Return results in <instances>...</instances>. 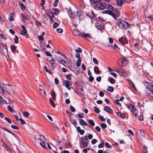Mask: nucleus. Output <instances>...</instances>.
<instances>
[{"label": "nucleus", "mask_w": 153, "mask_h": 153, "mask_svg": "<svg viewBox=\"0 0 153 153\" xmlns=\"http://www.w3.org/2000/svg\"><path fill=\"white\" fill-rule=\"evenodd\" d=\"M53 13L51 12V10L48 13V16L50 18L51 21L53 22L55 20V18L53 15Z\"/></svg>", "instance_id": "nucleus-8"}, {"label": "nucleus", "mask_w": 153, "mask_h": 153, "mask_svg": "<svg viewBox=\"0 0 153 153\" xmlns=\"http://www.w3.org/2000/svg\"><path fill=\"white\" fill-rule=\"evenodd\" d=\"M114 90V88L110 86H109L108 87L107 89V90L108 91L111 92H112Z\"/></svg>", "instance_id": "nucleus-31"}, {"label": "nucleus", "mask_w": 153, "mask_h": 153, "mask_svg": "<svg viewBox=\"0 0 153 153\" xmlns=\"http://www.w3.org/2000/svg\"><path fill=\"white\" fill-rule=\"evenodd\" d=\"M51 94L52 97L54 100H55L56 99V97L55 92H52Z\"/></svg>", "instance_id": "nucleus-37"}, {"label": "nucleus", "mask_w": 153, "mask_h": 153, "mask_svg": "<svg viewBox=\"0 0 153 153\" xmlns=\"http://www.w3.org/2000/svg\"><path fill=\"white\" fill-rule=\"evenodd\" d=\"M70 108L71 111L72 112H75V109L74 107L72 106L71 105L70 107Z\"/></svg>", "instance_id": "nucleus-48"}, {"label": "nucleus", "mask_w": 153, "mask_h": 153, "mask_svg": "<svg viewBox=\"0 0 153 153\" xmlns=\"http://www.w3.org/2000/svg\"><path fill=\"white\" fill-rule=\"evenodd\" d=\"M94 6L96 9L100 10H103L106 7V4L104 2H98Z\"/></svg>", "instance_id": "nucleus-4"}, {"label": "nucleus", "mask_w": 153, "mask_h": 153, "mask_svg": "<svg viewBox=\"0 0 153 153\" xmlns=\"http://www.w3.org/2000/svg\"><path fill=\"white\" fill-rule=\"evenodd\" d=\"M4 119L10 123L11 124V120L7 117H5Z\"/></svg>", "instance_id": "nucleus-57"}, {"label": "nucleus", "mask_w": 153, "mask_h": 153, "mask_svg": "<svg viewBox=\"0 0 153 153\" xmlns=\"http://www.w3.org/2000/svg\"><path fill=\"white\" fill-rule=\"evenodd\" d=\"M44 69L45 70L46 72L50 74H51V73L50 72V71L48 70L46 66H44Z\"/></svg>", "instance_id": "nucleus-50"}, {"label": "nucleus", "mask_w": 153, "mask_h": 153, "mask_svg": "<svg viewBox=\"0 0 153 153\" xmlns=\"http://www.w3.org/2000/svg\"><path fill=\"white\" fill-rule=\"evenodd\" d=\"M93 61L94 63V64H96V65L98 64V62L96 58H93Z\"/></svg>", "instance_id": "nucleus-43"}, {"label": "nucleus", "mask_w": 153, "mask_h": 153, "mask_svg": "<svg viewBox=\"0 0 153 153\" xmlns=\"http://www.w3.org/2000/svg\"><path fill=\"white\" fill-rule=\"evenodd\" d=\"M7 109L9 111L11 112H13L14 111V109L10 105L7 106Z\"/></svg>", "instance_id": "nucleus-33"}, {"label": "nucleus", "mask_w": 153, "mask_h": 153, "mask_svg": "<svg viewBox=\"0 0 153 153\" xmlns=\"http://www.w3.org/2000/svg\"><path fill=\"white\" fill-rule=\"evenodd\" d=\"M113 102L115 104L117 105L118 106H121V104L119 102L118 100H113Z\"/></svg>", "instance_id": "nucleus-25"}, {"label": "nucleus", "mask_w": 153, "mask_h": 153, "mask_svg": "<svg viewBox=\"0 0 153 153\" xmlns=\"http://www.w3.org/2000/svg\"><path fill=\"white\" fill-rule=\"evenodd\" d=\"M2 145L6 149L8 152L9 151L11 152V149L8 146L7 144H2Z\"/></svg>", "instance_id": "nucleus-19"}, {"label": "nucleus", "mask_w": 153, "mask_h": 153, "mask_svg": "<svg viewBox=\"0 0 153 153\" xmlns=\"http://www.w3.org/2000/svg\"><path fill=\"white\" fill-rule=\"evenodd\" d=\"M90 149V148H88L87 149H83L82 151L85 153H86L88 152V150H89Z\"/></svg>", "instance_id": "nucleus-61"}, {"label": "nucleus", "mask_w": 153, "mask_h": 153, "mask_svg": "<svg viewBox=\"0 0 153 153\" xmlns=\"http://www.w3.org/2000/svg\"><path fill=\"white\" fill-rule=\"evenodd\" d=\"M59 25V24L56 22H55L53 25V27L54 28L57 27Z\"/></svg>", "instance_id": "nucleus-54"}, {"label": "nucleus", "mask_w": 153, "mask_h": 153, "mask_svg": "<svg viewBox=\"0 0 153 153\" xmlns=\"http://www.w3.org/2000/svg\"><path fill=\"white\" fill-rule=\"evenodd\" d=\"M117 72L119 73L120 74V75L122 76H124V72L123 70L122 69H120L119 70H117Z\"/></svg>", "instance_id": "nucleus-23"}, {"label": "nucleus", "mask_w": 153, "mask_h": 153, "mask_svg": "<svg viewBox=\"0 0 153 153\" xmlns=\"http://www.w3.org/2000/svg\"><path fill=\"white\" fill-rule=\"evenodd\" d=\"M20 121L21 122V123L22 125H24L25 123V121L23 120L22 118H19Z\"/></svg>", "instance_id": "nucleus-52"}, {"label": "nucleus", "mask_w": 153, "mask_h": 153, "mask_svg": "<svg viewBox=\"0 0 153 153\" xmlns=\"http://www.w3.org/2000/svg\"><path fill=\"white\" fill-rule=\"evenodd\" d=\"M75 56L78 59H81L80 57V55L79 53H76L75 55Z\"/></svg>", "instance_id": "nucleus-45"}, {"label": "nucleus", "mask_w": 153, "mask_h": 153, "mask_svg": "<svg viewBox=\"0 0 153 153\" xmlns=\"http://www.w3.org/2000/svg\"><path fill=\"white\" fill-rule=\"evenodd\" d=\"M81 35L85 39L88 41H89V40L88 39V38H91L90 35L88 34L82 33V34H81Z\"/></svg>", "instance_id": "nucleus-12"}, {"label": "nucleus", "mask_w": 153, "mask_h": 153, "mask_svg": "<svg viewBox=\"0 0 153 153\" xmlns=\"http://www.w3.org/2000/svg\"><path fill=\"white\" fill-rule=\"evenodd\" d=\"M52 10L54 11V12H53V13L56 15H57L59 14V10L58 9L56 8H53L52 9Z\"/></svg>", "instance_id": "nucleus-24"}, {"label": "nucleus", "mask_w": 153, "mask_h": 153, "mask_svg": "<svg viewBox=\"0 0 153 153\" xmlns=\"http://www.w3.org/2000/svg\"><path fill=\"white\" fill-rule=\"evenodd\" d=\"M38 136L39 137L38 139L42 143H46L47 140L43 135L39 134Z\"/></svg>", "instance_id": "nucleus-9"}, {"label": "nucleus", "mask_w": 153, "mask_h": 153, "mask_svg": "<svg viewBox=\"0 0 153 153\" xmlns=\"http://www.w3.org/2000/svg\"><path fill=\"white\" fill-rule=\"evenodd\" d=\"M116 114L118 116L120 117L123 119L124 118V114H122L120 112H117Z\"/></svg>", "instance_id": "nucleus-30"}, {"label": "nucleus", "mask_w": 153, "mask_h": 153, "mask_svg": "<svg viewBox=\"0 0 153 153\" xmlns=\"http://www.w3.org/2000/svg\"><path fill=\"white\" fill-rule=\"evenodd\" d=\"M73 35L75 36H78L79 35H81V33L80 31L77 30H74L73 31Z\"/></svg>", "instance_id": "nucleus-16"}, {"label": "nucleus", "mask_w": 153, "mask_h": 153, "mask_svg": "<svg viewBox=\"0 0 153 153\" xmlns=\"http://www.w3.org/2000/svg\"><path fill=\"white\" fill-rule=\"evenodd\" d=\"M138 44L136 43L134 45V48L136 51H138L139 48L138 47Z\"/></svg>", "instance_id": "nucleus-34"}, {"label": "nucleus", "mask_w": 153, "mask_h": 153, "mask_svg": "<svg viewBox=\"0 0 153 153\" xmlns=\"http://www.w3.org/2000/svg\"><path fill=\"white\" fill-rule=\"evenodd\" d=\"M94 70L97 74H98L100 73V70L97 67H95L94 69Z\"/></svg>", "instance_id": "nucleus-44"}, {"label": "nucleus", "mask_w": 153, "mask_h": 153, "mask_svg": "<svg viewBox=\"0 0 153 153\" xmlns=\"http://www.w3.org/2000/svg\"><path fill=\"white\" fill-rule=\"evenodd\" d=\"M50 102L51 103V105L53 106L54 107L55 106V104L54 102H53V100L51 99H50Z\"/></svg>", "instance_id": "nucleus-47"}, {"label": "nucleus", "mask_w": 153, "mask_h": 153, "mask_svg": "<svg viewBox=\"0 0 153 153\" xmlns=\"http://www.w3.org/2000/svg\"><path fill=\"white\" fill-rule=\"evenodd\" d=\"M56 59L58 62H61L62 64L63 65L64 64L66 63V61H64L62 59H59L57 58H56Z\"/></svg>", "instance_id": "nucleus-32"}, {"label": "nucleus", "mask_w": 153, "mask_h": 153, "mask_svg": "<svg viewBox=\"0 0 153 153\" xmlns=\"http://www.w3.org/2000/svg\"><path fill=\"white\" fill-rule=\"evenodd\" d=\"M75 51L77 52H79L81 53L82 52V50L80 48H78V50L76 49L75 50Z\"/></svg>", "instance_id": "nucleus-60"}, {"label": "nucleus", "mask_w": 153, "mask_h": 153, "mask_svg": "<svg viewBox=\"0 0 153 153\" xmlns=\"http://www.w3.org/2000/svg\"><path fill=\"white\" fill-rule=\"evenodd\" d=\"M109 79H110L109 82H110L111 83V84H113L115 83V80L113 79H112L111 78L109 77Z\"/></svg>", "instance_id": "nucleus-51"}, {"label": "nucleus", "mask_w": 153, "mask_h": 153, "mask_svg": "<svg viewBox=\"0 0 153 153\" xmlns=\"http://www.w3.org/2000/svg\"><path fill=\"white\" fill-rule=\"evenodd\" d=\"M56 30L58 33H62L63 31V30L61 28H57Z\"/></svg>", "instance_id": "nucleus-62"}, {"label": "nucleus", "mask_w": 153, "mask_h": 153, "mask_svg": "<svg viewBox=\"0 0 153 153\" xmlns=\"http://www.w3.org/2000/svg\"><path fill=\"white\" fill-rule=\"evenodd\" d=\"M124 3V0H117L116 4L119 6H122Z\"/></svg>", "instance_id": "nucleus-14"}, {"label": "nucleus", "mask_w": 153, "mask_h": 153, "mask_svg": "<svg viewBox=\"0 0 153 153\" xmlns=\"http://www.w3.org/2000/svg\"><path fill=\"white\" fill-rule=\"evenodd\" d=\"M99 118L102 121H104L105 120V119L102 116H99Z\"/></svg>", "instance_id": "nucleus-55"}, {"label": "nucleus", "mask_w": 153, "mask_h": 153, "mask_svg": "<svg viewBox=\"0 0 153 153\" xmlns=\"http://www.w3.org/2000/svg\"><path fill=\"white\" fill-rule=\"evenodd\" d=\"M127 108L129 109L131 111L133 109V108H134L135 107L133 106L131 104H127L126 105Z\"/></svg>", "instance_id": "nucleus-22"}, {"label": "nucleus", "mask_w": 153, "mask_h": 153, "mask_svg": "<svg viewBox=\"0 0 153 153\" xmlns=\"http://www.w3.org/2000/svg\"><path fill=\"white\" fill-rule=\"evenodd\" d=\"M91 3L94 4L100 1V0H90Z\"/></svg>", "instance_id": "nucleus-59"}, {"label": "nucleus", "mask_w": 153, "mask_h": 153, "mask_svg": "<svg viewBox=\"0 0 153 153\" xmlns=\"http://www.w3.org/2000/svg\"><path fill=\"white\" fill-rule=\"evenodd\" d=\"M131 111L132 114L135 117H138V111L135 107L133 108V109Z\"/></svg>", "instance_id": "nucleus-10"}, {"label": "nucleus", "mask_w": 153, "mask_h": 153, "mask_svg": "<svg viewBox=\"0 0 153 153\" xmlns=\"http://www.w3.org/2000/svg\"><path fill=\"white\" fill-rule=\"evenodd\" d=\"M95 25L96 27L99 30H102L104 28L102 24L98 23H96Z\"/></svg>", "instance_id": "nucleus-17"}, {"label": "nucleus", "mask_w": 153, "mask_h": 153, "mask_svg": "<svg viewBox=\"0 0 153 153\" xmlns=\"http://www.w3.org/2000/svg\"><path fill=\"white\" fill-rule=\"evenodd\" d=\"M68 13L74 25H77L80 22V17L82 13L80 10H78L76 13H74L72 10L71 9H69L68 10Z\"/></svg>", "instance_id": "nucleus-1"}, {"label": "nucleus", "mask_w": 153, "mask_h": 153, "mask_svg": "<svg viewBox=\"0 0 153 153\" xmlns=\"http://www.w3.org/2000/svg\"><path fill=\"white\" fill-rule=\"evenodd\" d=\"M94 111L97 113H98L100 112V111L99 109L96 106H94Z\"/></svg>", "instance_id": "nucleus-41"}, {"label": "nucleus", "mask_w": 153, "mask_h": 153, "mask_svg": "<svg viewBox=\"0 0 153 153\" xmlns=\"http://www.w3.org/2000/svg\"><path fill=\"white\" fill-rule=\"evenodd\" d=\"M21 34L23 36H25L27 38L28 37V35L27 33V30H22L21 32Z\"/></svg>", "instance_id": "nucleus-18"}, {"label": "nucleus", "mask_w": 153, "mask_h": 153, "mask_svg": "<svg viewBox=\"0 0 153 153\" xmlns=\"http://www.w3.org/2000/svg\"><path fill=\"white\" fill-rule=\"evenodd\" d=\"M128 19L125 18V28H129L131 25L130 23L128 22Z\"/></svg>", "instance_id": "nucleus-13"}, {"label": "nucleus", "mask_w": 153, "mask_h": 153, "mask_svg": "<svg viewBox=\"0 0 153 153\" xmlns=\"http://www.w3.org/2000/svg\"><path fill=\"white\" fill-rule=\"evenodd\" d=\"M5 101L2 97L0 95V104H3L4 103Z\"/></svg>", "instance_id": "nucleus-35"}, {"label": "nucleus", "mask_w": 153, "mask_h": 153, "mask_svg": "<svg viewBox=\"0 0 153 153\" xmlns=\"http://www.w3.org/2000/svg\"><path fill=\"white\" fill-rule=\"evenodd\" d=\"M124 38L123 37H121L119 39V42L120 43V44H121L122 45H123L124 44Z\"/></svg>", "instance_id": "nucleus-27"}, {"label": "nucleus", "mask_w": 153, "mask_h": 153, "mask_svg": "<svg viewBox=\"0 0 153 153\" xmlns=\"http://www.w3.org/2000/svg\"><path fill=\"white\" fill-rule=\"evenodd\" d=\"M124 60V58H123L122 61H121L120 60H119L118 62V65L119 66L121 67L123 66V61Z\"/></svg>", "instance_id": "nucleus-26"}, {"label": "nucleus", "mask_w": 153, "mask_h": 153, "mask_svg": "<svg viewBox=\"0 0 153 153\" xmlns=\"http://www.w3.org/2000/svg\"><path fill=\"white\" fill-rule=\"evenodd\" d=\"M79 123L82 126H89L86 122L83 119H80L79 120Z\"/></svg>", "instance_id": "nucleus-15"}, {"label": "nucleus", "mask_w": 153, "mask_h": 153, "mask_svg": "<svg viewBox=\"0 0 153 153\" xmlns=\"http://www.w3.org/2000/svg\"><path fill=\"white\" fill-rule=\"evenodd\" d=\"M21 9L23 10H24L25 9V5L22 3L19 2V3Z\"/></svg>", "instance_id": "nucleus-29"}, {"label": "nucleus", "mask_w": 153, "mask_h": 153, "mask_svg": "<svg viewBox=\"0 0 153 153\" xmlns=\"http://www.w3.org/2000/svg\"><path fill=\"white\" fill-rule=\"evenodd\" d=\"M29 115H30L29 113L27 111L24 112L23 113V115L25 117H27Z\"/></svg>", "instance_id": "nucleus-40"}, {"label": "nucleus", "mask_w": 153, "mask_h": 153, "mask_svg": "<svg viewBox=\"0 0 153 153\" xmlns=\"http://www.w3.org/2000/svg\"><path fill=\"white\" fill-rule=\"evenodd\" d=\"M127 81L128 82L129 85H131L132 87L134 89L136 90L135 87L134 85L133 84L132 81L130 80L129 79H127Z\"/></svg>", "instance_id": "nucleus-21"}, {"label": "nucleus", "mask_w": 153, "mask_h": 153, "mask_svg": "<svg viewBox=\"0 0 153 153\" xmlns=\"http://www.w3.org/2000/svg\"><path fill=\"white\" fill-rule=\"evenodd\" d=\"M71 74H68L66 76V79H67L68 80H70L71 79Z\"/></svg>", "instance_id": "nucleus-56"}, {"label": "nucleus", "mask_w": 153, "mask_h": 153, "mask_svg": "<svg viewBox=\"0 0 153 153\" xmlns=\"http://www.w3.org/2000/svg\"><path fill=\"white\" fill-rule=\"evenodd\" d=\"M63 85H65L68 90H70L71 89L70 86L72 85V82L68 80H65L63 81Z\"/></svg>", "instance_id": "nucleus-5"}, {"label": "nucleus", "mask_w": 153, "mask_h": 153, "mask_svg": "<svg viewBox=\"0 0 153 153\" xmlns=\"http://www.w3.org/2000/svg\"><path fill=\"white\" fill-rule=\"evenodd\" d=\"M11 127L12 128L14 129L18 130L19 129V128L18 127L14 125H12L11 126Z\"/></svg>", "instance_id": "nucleus-49"}, {"label": "nucleus", "mask_w": 153, "mask_h": 153, "mask_svg": "<svg viewBox=\"0 0 153 153\" xmlns=\"http://www.w3.org/2000/svg\"><path fill=\"white\" fill-rule=\"evenodd\" d=\"M95 129L96 130L98 131V132H100L101 130L100 128V127L99 126H96L95 127Z\"/></svg>", "instance_id": "nucleus-64"}, {"label": "nucleus", "mask_w": 153, "mask_h": 153, "mask_svg": "<svg viewBox=\"0 0 153 153\" xmlns=\"http://www.w3.org/2000/svg\"><path fill=\"white\" fill-rule=\"evenodd\" d=\"M104 110V111L109 113L111 114H112L113 113V111L108 106H106L105 107Z\"/></svg>", "instance_id": "nucleus-11"}, {"label": "nucleus", "mask_w": 153, "mask_h": 153, "mask_svg": "<svg viewBox=\"0 0 153 153\" xmlns=\"http://www.w3.org/2000/svg\"><path fill=\"white\" fill-rule=\"evenodd\" d=\"M81 59H78L76 62V66L77 67L79 66L81 64Z\"/></svg>", "instance_id": "nucleus-42"}, {"label": "nucleus", "mask_w": 153, "mask_h": 153, "mask_svg": "<svg viewBox=\"0 0 153 153\" xmlns=\"http://www.w3.org/2000/svg\"><path fill=\"white\" fill-rule=\"evenodd\" d=\"M101 126L102 128L103 129L106 128L107 127V126L104 123H102L101 124Z\"/></svg>", "instance_id": "nucleus-46"}, {"label": "nucleus", "mask_w": 153, "mask_h": 153, "mask_svg": "<svg viewBox=\"0 0 153 153\" xmlns=\"http://www.w3.org/2000/svg\"><path fill=\"white\" fill-rule=\"evenodd\" d=\"M11 49L12 51H14L16 50V47L13 45H12L11 46Z\"/></svg>", "instance_id": "nucleus-53"}, {"label": "nucleus", "mask_w": 153, "mask_h": 153, "mask_svg": "<svg viewBox=\"0 0 153 153\" xmlns=\"http://www.w3.org/2000/svg\"><path fill=\"white\" fill-rule=\"evenodd\" d=\"M71 121L72 123L74 125L76 128V126L77 124V123L76 122V120H71Z\"/></svg>", "instance_id": "nucleus-38"}, {"label": "nucleus", "mask_w": 153, "mask_h": 153, "mask_svg": "<svg viewBox=\"0 0 153 153\" xmlns=\"http://www.w3.org/2000/svg\"><path fill=\"white\" fill-rule=\"evenodd\" d=\"M84 115V114L83 113H79L78 114V117H79L82 118H83Z\"/></svg>", "instance_id": "nucleus-58"}, {"label": "nucleus", "mask_w": 153, "mask_h": 153, "mask_svg": "<svg viewBox=\"0 0 153 153\" xmlns=\"http://www.w3.org/2000/svg\"><path fill=\"white\" fill-rule=\"evenodd\" d=\"M108 9L104 11L106 13H107L111 15L114 18L116 19L117 17H118L120 15V13L118 10L114 8L112 5L110 4H106L105 7Z\"/></svg>", "instance_id": "nucleus-2"}, {"label": "nucleus", "mask_w": 153, "mask_h": 153, "mask_svg": "<svg viewBox=\"0 0 153 153\" xmlns=\"http://www.w3.org/2000/svg\"><path fill=\"white\" fill-rule=\"evenodd\" d=\"M145 85L147 89L145 91L147 95L153 98V85L147 82Z\"/></svg>", "instance_id": "nucleus-3"}, {"label": "nucleus", "mask_w": 153, "mask_h": 153, "mask_svg": "<svg viewBox=\"0 0 153 153\" xmlns=\"http://www.w3.org/2000/svg\"><path fill=\"white\" fill-rule=\"evenodd\" d=\"M38 38L39 40H40L41 41H44V39L43 37V36H41V35L39 36H38Z\"/></svg>", "instance_id": "nucleus-63"}, {"label": "nucleus", "mask_w": 153, "mask_h": 153, "mask_svg": "<svg viewBox=\"0 0 153 153\" xmlns=\"http://www.w3.org/2000/svg\"><path fill=\"white\" fill-rule=\"evenodd\" d=\"M5 88L7 89V91L9 94L10 93L12 94L13 93V91L12 89V87L9 85H6L5 86Z\"/></svg>", "instance_id": "nucleus-7"}, {"label": "nucleus", "mask_w": 153, "mask_h": 153, "mask_svg": "<svg viewBox=\"0 0 153 153\" xmlns=\"http://www.w3.org/2000/svg\"><path fill=\"white\" fill-rule=\"evenodd\" d=\"M124 21L123 20H119L117 22V25L119 27V28H124Z\"/></svg>", "instance_id": "nucleus-6"}, {"label": "nucleus", "mask_w": 153, "mask_h": 153, "mask_svg": "<svg viewBox=\"0 0 153 153\" xmlns=\"http://www.w3.org/2000/svg\"><path fill=\"white\" fill-rule=\"evenodd\" d=\"M15 38L14 39V42L15 43L17 44V43H18V40L19 39V38L16 36H15Z\"/></svg>", "instance_id": "nucleus-36"}, {"label": "nucleus", "mask_w": 153, "mask_h": 153, "mask_svg": "<svg viewBox=\"0 0 153 153\" xmlns=\"http://www.w3.org/2000/svg\"><path fill=\"white\" fill-rule=\"evenodd\" d=\"M148 147L145 145L143 146V153H148V151L147 149Z\"/></svg>", "instance_id": "nucleus-20"}, {"label": "nucleus", "mask_w": 153, "mask_h": 153, "mask_svg": "<svg viewBox=\"0 0 153 153\" xmlns=\"http://www.w3.org/2000/svg\"><path fill=\"white\" fill-rule=\"evenodd\" d=\"M21 17L22 18V20L23 21H25L26 20V19H28L27 17H26L24 14H21Z\"/></svg>", "instance_id": "nucleus-39"}, {"label": "nucleus", "mask_w": 153, "mask_h": 153, "mask_svg": "<svg viewBox=\"0 0 153 153\" xmlns=\"http://www.w3.org/2000/svg\"><path fill=\"white\" fill-rule=\"evenodd\" d=\"M88 122L89 124L91 126H94L95 123L93 120L89 119L88 120Z\"/></svg>", "instance_id": "nucleus-28"}]
</instances>
